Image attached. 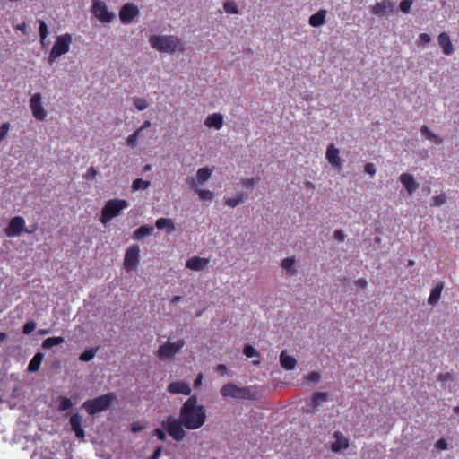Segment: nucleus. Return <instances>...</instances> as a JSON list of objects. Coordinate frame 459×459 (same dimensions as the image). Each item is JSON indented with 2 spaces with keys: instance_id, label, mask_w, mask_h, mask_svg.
Returning <instances> with one entry per match:
<instances>
[{
  "instance_id": "1",
  "label": "nucleus",
  "mask_w": 459,
  "mask_h": 459,
  "mask_svg": "<svg viewBox=\"0 0 459 459\" xmlns=\"http://www.w3.org/2000/svg\"><path fill=\"white\" fill-rule=\"evenodd\" d=\"M179 419L187 429H197L201 428L206 419V411L203 405L197 404L196 396H190L183 404Z\"/></svg>"
},
{
  "instance_id": "2",
  "label": "nucleus",
  "mask_w": 459,
  "mask_h": 459,
  "mask_svg": "<svg viewBox=\"0 0 459 459\" xmlns=\"http://www.w3.org/2000/svg\"><path fill=\"white\" fill-rule=\"evenodd\" d=\"M149 42L152 48L170 54L181 51L183 46L181 39L173 35H152Z\"/></svg>"
},
{
  "instance_id": "3",
  "label": "nucleus",
  "mask_w": 459,
  "mask_h": 459,
  "mask_svg": "<svg viewBox=\"0 0 459 459\" xmlns=\"http://www.w3.org/2000/svg\"><path fill=\"white\" fill-rule=\"evenodd\" d=\"M129 207V203L125 199L114 198L108 200L101 210L100 221L106 225L114 218L120 215L121 212Z\"/></svg>"
},
{
  "instance_id": "4",
  "label": "nucleus",
  "mask_w": 459,
  "mask_h": 459,
  "mask_svg": "<svg viewBox=\"0 0 459 459\" xmlns=\"http://www.w3.org/2000/svg\"><path fill=\"white\" fill-rule=\"evenodd\" d=\"M115 400L116 395L113 393H108L94 399L85 401L82 403V408L89 415H94L108 410Z\"/></svg>"
},
{
  "instance_id": "5",
  "label": "nucleus",
  "mask_w": 459,
  "mask_h": 459,
  "mask_svg": "<svg viewBox=\"0 0 459 459\" xmlns=\"http://www.w3.org/2000/svg\"><path fill=\"white\" fill-rule=\"evenodd\" d=\"M72 40V35L69 33L58 36L49 53L48 63L52 64L57 57L68 53Z\"/></svg>"
},
{
  "instance_id": "6",
  "label": "nucleus",
  "mask_w": 459,
  "mask_h": 459,
  "mask_svg": "<svg viewBox=\"0 0 459 459\" xmlns=\"http://www.w3.org/2000/svg\"><path fill=\"white\" fill-rule=\"evenodd\" d=\"M162 426L166 429L169 435L176 441H181L185 438L186 432L183 429V424L179 420L173 416H169L166 421H163Z\"/></svg>"
},
{
  "instance_id": "7",
  "label": "nucleus",
  "mask_w": 459,
  "mask_h": 459,
  "mask_svg": "<svg viewBox=\"0 0 459 459\" xmlns=\"http://www.w3.org/2000/svg\"><path fill=\"white\" fill-rule=\"evenodd\" d=\"M92 13L101 22L109 23L114 19V13L109 12L107 4L101 0H92Z\"/></svg>"
},
{
  "instance_id": "8",
  "label": "nucleus",
  "mask_w": 459,
  "mask_h": 459,
  "mask_svg": "<svg viewBox=\"0 0 459 459\" xmlns=\"http://www.w3.org/2000/svg\"><path fill=\"white\" fill-rule=\"evenodd\" d=\"M185 345L184 340H178L175 342H166L160 346L157 356L160 359H171L178 353Z\"/></svg>"
},
{
  "instance_id": "9",
  "label": "nucleus",
  "mask_w": 459,
  "mask_h": 459,
  "mask_svg": "<svg viewBox=\"0 0 459 459\" xmlns=\"http://www.w3.org/2000/svg\"><path fill=\"white\" fill-rule=\"evenodd\" d=\"M140 248L138 245H132L126 250L124 267L127 272L134 270L139 263Z\"/></svg>"
},
{
  "instance_id": "10",
  "label": "nucleus",
  "mask_w": 459,
  "mask_h": 459,
  "mask_svg": "<svg viewBox=\"0 0 459 459\" xmlns=\"http://www.w3.org/2000/svg\"><path fill=\"white\" fill-rule=\"evenodd\" d=\"M220 392L223 397L232 398H247L249 394V389L247 387H238L231 383L224 385Z\"/></svg>"
},
{
  "instance_id": "11",
  "label": "nucleus",
  "mask_w": 459,
  "mask_h": 459,
  "mask_svg": "<svg viewBox=\"0 0 459 459\" xmlns=\"http://www.w3.org/2000/svg\"><path fill=\"white\" fill-rule=\"evenodd\" d=\"M30 107L32 112L33 117L39 120L44 121L47 117V113L41 104V94L35 93L32 95L30 100Z\"/></svg>"
},
{
  "instance_id": "12",
  "label": "nucleus",
  "mask_w": 459,
  "mask_h": 459,
  "mask_svg": "<svg viewBox=\"0 0 459 459\" xmlns=\"http://www.w3.org/2000/svg\"><path fill=\"white\" fill-rule=\"evenodd\" d=\"M328 393L326 392H316L313 394L311 401L304 408V411L307 413H315L323 403L328 400Z\"/></svg>"
},
{
  "instance_id": "13",
  "label": "nucleus",
  "mask_w": 459,
  "mask_h": 459,
  "mask_svg": "<svg viewBox=\"0 0 459 459\" xmlns=\"http://www.w3.org/2000/svg\"><path fill=\"white\" fill-rule=\"evenodd\" d=\"M139 10L134 4L127 3L122 6L119 18L124 24H129L138 15Z\"/></svg>"
},
{
  "instance_id": "14",
  "label": "nucleus",
  "mask_w": 459,
  "mask_h": 459,
  "mask_svg": "<svg viewBox=\"0 0 459 459\" xmlns=\"http://www.w3.org/2000/svg\"><path fill=\"white\" fill-rule=\"evenodd\" d=\"M69 424L72 430L74 432L76 438L83 439L85 432L82 428V416L79 413H74L69 419Z\"/></svg>"
},
{
  "instance_id": "15",
  "label": "nucleus",
  "mask_w": 459,
  "mask_h": 459,
  "mask_svg": "<svg viewBox=\"0 0 459 459\" xmlns=\"http://www.w3.org/2000/svg\"><path fill=\"white\" fill-rule=\"evenodd\" d=\"M168 392L173 394H185L189 395L191 394V388L189 385L184 381H173L167 388Z\"/></svg>"
},
{
  "instance_id": "16",
  "label": "nucleus",
  "mask_w": 459,
  "mask_h": 459,
  "mask_svg": "<svg viewBox=\"0 0 459 459\" xmlns=\"http://www.w3.org/2000/svg\"><path fill=\"white\" fill-rule=\"evenodd\" d=\"M394 11V5L389 0H385L380 3H377L372 7V13L378 16H383L386 13H393Z\"/></svg>"
},
{
  "instance_id": "17",
  "label": "nucleus",
  "mask_w": 459,
  "mask_h": 459,
  "mask_svg": "<svg viewBox=\"0 0 459 459\" xmlns=\"http://www.w3.org/2000/svg\"><path fill=\"white\" fill-rule=\"evenodd\" d=\"M339 150L333 145L330 144L327 147L325 157L328 162L335 168L340 169L342 167L341 159L339 156Z\"/></svg>"
},
{
  "instance_id": "18",
  "label": "nucleus",
  "mask_w": 459,
  "mask_h": 459,
  "mask_svg": "<svg viewBox=\"0 0 459 459\" xmlns=\"http://www.w3.org/2000/svg\"><path fill=\"white\" fill-rule=\"evenodd\" d=\"M210 263L208 258H202L198 256H193L189 258L186 263V267L193 271H202Z\"/></svg>"
},
{
  "instance_id": "19",
  "label": "nucleus",
  "mask_w": 459,
  "mask_h": 459,
  "mask_svg": "<svg viewBox=\"0 0 459 459\" xmlns=\"http://www.w3.org/2000/svg\"><path fill=\"white\" fill-rule=\"evenodd\" d=\"M334 437L335 441L331 446L332 451L337 453L349 447V441L342 432L336 431L334 433Z\"/></svg>"
},
{
  "instance_id": "20",
  "label": "nucleus",
  "mask_w": 459,
  "mask_h": 459,
  "mask_svg": "<svg viewBox=\"0 0 459 459\" xmlns=\"http://www.w3.org/2000/svg\"><path fill=\"white\" fill-rule=\"evenodd\" d=\"M399 179L410 195L418 188V184L416 183L414 178L409 173H403Z\"/></svg>"
},
{
  "instance_id": "21",
  "label": "nucleus",
  "mask_w": 459,
  "mask_h": 459,
  "mask_svg": "<svg viewBox=\"0 0 459 459\" xmlns=\"http://www.w3.org/2000/svg\"><path fill=\"white\" fill-rule=\"evenodd\" d=\"M438 44L446 55L450 56L454 53V47L447 33L442 32L439 34Z\"/></svg>"
},
{
  "instance_id": "22",
  "label": "nucleus",
  "mask_w": 459,
  "mask_h": 459,
  "mask_svg": "<svg viewBox=\"0 0 459 459\" xmlns=\"http://www.w3.org/2000/svg\"><path fill=\"white\" fill-rule=\"evenodd\" d=\"M204 124L208 127H213L219 130L223 126V117L220 113H213L206 117Z\"/></svg>"
},
{
  "instance_id": "23",
  "label": "nucleus",
  "mask_w": 459,
  "mask_h": 459,
  "mask_svg": "<svg viewBox=\"0 0 459 459\" xmlns=\"http://www.w3.org/2000/svg\"><path fill=\"white\" fill-rule=\"evenodd\" d=\"M280 362L283 368L291 370L295 368L297 361L294 357L287 354L286 351H282L280 355Z\"/></svg>"
},
{
  "instance_id": "24",
  "label": "nucleus",
  "mask_w": 459,
  "mask_h": 459,
  "mask_svg": "<svg viewBox=\"0 0 459 459\" xmlns=\"http://www.w3.org/2000/svg\"><path fill=\"white\" fill-rule=\"evenodd\" d=\"M326 11L319 10L309 17V24L312 27H319L325 22Z\"/></svg>"
},
{
  "instance_id": "25",
  "label": "nucleus",
  "mask_w": 459,
  "mask_h": 459,
  "mask_svg": "<svg viewBox=\"0 0 459 459\" xmlns=\"http://www.w3.org/2000/svg\"><path fill=\"white\" fill-rule=\"evenodd\" d=\"M443 288V283L439 282L431 290L430 295L428 299L429 305L435 306L439 301Z\"/></svg>"
},
{
  "instance_id": "26",
  "label": "nucleus",
  "mask_w": 459,
  "mask_h": 459,
  "mask_svg": "<svg viewBox=\"0 0 459 459\" xmlns=\"http://www.w3.org/2000/svg\"><path fill=\"white\" fill-rule=\"evenodd\" d=\"M44 355L41 352H37L28 365L29 372H36L39 369Z\"/></svg>"
},
{
  "instance_id": "27",
  "label": "nucleus",
  "mask_w": 459,
  "mask_h": 459,
  "mask_svg": "<svg viewBox=\"0 0 459 459\" xmlns=\"http://www.w3.org/2000/svg\"><path fill=\"white\" fill-rule=\"evenodd\" d=\"M6 230H26L25 229V221L22 217L21 216H15L13 217L10 223H9V226Z\"/></svg>"
},
{
  "instance_id": "28",
  "label": "nucleus",
  "mask_w": 459,
  "mask_h": 459,
  "mask_svg": "<svg viewBox=\"0 0 459 459\" xmlns=\"http://www.w3.org/2000/svg\"><path fill=\"white\" fill-rule=\"evenodd\" d=\"M294 265H295L294 257H287V258L283 259L281 262V267L287 271V273L290 276H292L296 273Z\"/></svg>"
},
{
  "instance_id": "29",
  "label": "nucleus",
  "mask_w": 459,
  "mask_h": 459,
  "mask_svg": "<svg viewBox=\"0 0 459 459\" xmlns=\"http://www.w3.org/2000/svg\"><path fill=\"white\" fill-rule=\"evenodd\" d=\"M65 342V339L61 336L49 337L43 341L42 347L44 349H50L54 346L59 345Z\"/></svg>"
},
{
  "instance_id": "30",
  "label": "nucleus",
  "mask_w": 459,
  "mask_h": 459,
  "mask_svg": "<svg viewBox=\"0 0 459 459\" xmlns=\"http://www.w3.org/2000/svg\"><path fill=\"white\" fill-rule=\"evenodd\" d=\"M158 230H174V222L169 218H160L155 223Z\"/></svg>"
},
{
  "instance_id": "31",
  "label": "nucleus",
  "mask_w": 459,
  "mask_h": 459,
  "mask_svg": "<svg viewBox=\"0 0 459 459\" xmlns=\"http://www.w3.org/2000/svg\"><path fill=\"white\" fill-rule=\"evenodd\" d=\"M212 173V169L207 168V167H204V168H201L197 170V179L200 183H204L205 181H207L211 175Z\"/></svg>"
},
{
  "instance_id": "32",
  "label": "nucleus",
  "mask_w": 459,
  "mask_h": 459,
  "mask_svg": "<svg viewBox=\"0 0 459 459\" xmlns=\"http://www.w3.org/2000/svg\"><path fill=\"white\" fill-rule=\"evenodd\" d=\"M151 186V182L148 180H143L142 178H136L133 181L132 189L133 191H137L140 189H147Z\"/></svg>"
},
{
  "instance_id": "33",
  "label": "nucleus",
  "mask_w": 459,
  "mask_h": 459,
  "mask_svg": "<svg viewBox=\"0 0 459 459\" xmlns=\"http://www.w3.org/2000/svg\"><path fill=\"white\" fill-rule=\"evenodd\" d=\"M245 199V194L240 193L237 196L229 197L225 200V203L230 207H236L240 203H242Z\"/></svg>"
},
{
  "instance_id": "34",
  "label": "nucleus",
  "mask_w": 459,
  "mask_h": 459,
  "mask_svg": "<svg viewBox=\"0 0 459 459\" xmlns=\"http://www.w3.org/2000/svg\"><path fill=\"white\" fill-rule=\"evenodd\" d=\"M73 407L72 401L65 396L59 397V404H58V410L60 411H65L67 410H70Z\"/></svg>"
},
{
  "instance_id": "35",
  "label": "nucleus",
  "mask_w": 459,
  "mask_h": 459,
  "mask_svg": "<svg viewBox=\"0 0 459 459\" xmlns=\"http://www.w3.org/2000/svg\"><path fill=\"white\" fill-rule=\"evenodd\" d=\"M223 9L228 13H232V14L238 13V8L236 3L234 1H232V0L226 1L223 4Z\"/></svg>"
},
{
  "instance_id": "36",
  "label": "nucleus",
  "mask_w": 459,
  "mask_h": 459,
  "mask_svg": "<svg viewBox=\"0 0 459 459\" xmlns=\"http://www.w3.org/2000/svg\"><path fill=\"white\" fill-rule=\"evenodd\" d=\"M39 36H40V40H41V43L44 44V40L46 39V38L48 35V29L44 21L40 20V21H39Z\"/></svg>"
},
{
  "instance_id": "37",
  "label": "nucleus",
  "mask_w": 459,
  "mask_h": 459,
  "mask_svg": "<svg viewBox=\"0 0 459 459\" xmlns=\"http://www.w3.org/2000/svg\"><path fill=\"white\" fill-rule=\"evenodd\" d=\"M96 354V350L87 349L80 355V360L88 362L91 360Z\"/></svg>"
},
{
  "instance_id": "38",
  "label": "nucleus",
  "mask_w": 459,
  "mask_h": 459,
  "mask_svg": "<svg viewBox=\"0 0 459 459\" xmlns=\"http://www.w3.org/2000/svg\"><path fill=\"white\" fill-rule=\"evenodd\" d=\"M133 101L135 108L140 111L146 109L149 106L147 100L143 98L135 97Z\"/></svg>"
},
{
  "instance_id": "39",
  "label": "nucleus",
  "mask_w": 459,
  "mask_h": 459,
  "mask_svg": "<svg viewBox=\"0 0 459 459\" xmlns=\"http://www.w3.org/2000/svg\"><path fill=\"white\" fill-rule=\"evenodd\" d=\"M243 353L247 358L259 357V352L251 345H246L243 349Z\"/></svg>"
},
{
  "instance_id": "40",
  "label": "nucleus",
  "mask_w": 459,
  "mask_h": 459,
  "mask_svg": "<svg viewBox=\"0 0 459 459\" xmlns=\"http://www.w3.org/2000/svg\"><path fill=\"white\" fill-rule=\"evenodd\" d=\"M197 192L200 199L204 201H211L214 197L213 193L210 190L199 189Z\"/></svg>"
},
{
  "instance_id": "41",
  "label": "nucleus",
  "mask_w": 459,
  "mask_h": 459,
  "mask_svg": "<svg viewBox=\"0 0 459 459\" xmlns=\"http://www.w3.org/2000/svg\"><path fill=\"white\" fill-rule=\"evenodd\" d=\"M446 202V195L445 193H442L438 195L433 196L432 204L433 206H440Z\"/></svg>"
},
{
  "instance_id": "42",
  "label": "nucleus",
  "mask_w": 459,
  "mask_h": 459,
  "mask_svg": "<svg viewBox=\"0 0 459 459\" xmlns=\"http://www.w3.org/2000/svg\"><path fill=\"white\" fill-rule=\"evenodd\" d=\"M141 135V133L139 131H135L134 134L129 135L126 139V143L129 146L134 147L137 144L138 139Z\"/></svg>"
},
{
  "instance_id": "43",
  "label": "nucleus",
  "mask_w": 459,
  "mask_h": 459,
  "mask_svg": "<svg viewBox=\"0 0 459 459\" xmlns=\"http://www.w3.org/2000/svg\"><path fill=\"white\" fill-rule=\"evenodd\" d=\"M10 130V123L4 122L0 126V143L5 138Z\"/></svg>"
},
{
  "instance_id": "44",
  "label": "nucleus",
  "mask_w": 459,
  "mask_h": 459,
  "mask_svg": "<svg viewBox=\"0 0 459 459\" xmlns=\"http://www.w3.org/2000/svg\"><path fill=\"white\" fill-rule=\"evenodd\" d=\"M36 328V323L33 321L27 322L22 328V333L24 334H30L31 332H33Z\"/></svg>"
},
{
  "instance_id": "45",
  "label": "nucleus",
  "mask_w": 459,
  "mask_h": 459,
  "mask_svg": "<svg viewBox=\"0 0 459 459\" xmlns=\"http://www.w3.org/2000/svg\"><path fill=\"white\" fill-rule=\"evenodd\" d=\"M411 4L412 0H403L401 1L399 7L403 13H407L411 9Z\"/></svg>"
},
{
  "instance_id": "46",
  "label": "nucleus",
  "mask_w": 459,
  "mask_h": 459,
  "mask_svg": "<svg viewBox=\"0 0 459 459\" xmlns=\"http://www.w3.org/2000/svg\"><path fill=\"white\" fill-rule=\"evenodd\" d=\"M153 435L157 437V438L160 441H165L166 440V433L165 431L160 429V428H157L154 429L153 431Z\"/></svg>"
},
{
  "instance_id": "47",
  "label": "nucleus",
  "mask_w": 459,
  "mask_h": 459,
  "mask_svg": "<svg viewBox=\"0 0 459 459\" xmlns=\"http://www.w3.org/2000/svg\"><path fill=\"white\" fill-rule=\"evenodd\" d=\"M364 170L370 176H374L376 174V168L373 163H367L364 167Z\"/></svg>"
},
{
  "instance_id": "48",
  "label": "nucleus",
  "mask_w": 459,
  "mask_h": 459,
  "mask_svg": "<svg viewBox=\"0 0 459 459\" xmlns=\"http://www.w3.org/2000/svg\"><path fill=\"white\" fill-rule=\"evenodd\" d=\"M98 174L97 170L95 169V168L93 167H90L86 172V174L84 175V178L86 179H92L96 177V175Z\"/></svg>"
},
{
  "instance_id": "49",
  "label": "nucleus",
  "mask_w": 459,
  "mask_h": 459,
  "mask_svg": "<svg viewBox=\"0 0 459 459\" xmlns=\"http://www.w3.org/2000/svg\"><path fill=\"white\" fill-rule=\"evenodd\" d=\"M320 378V374L318 372H311L307 377L306 379L309 382H316Z\"/></svg>"
},
{
  "instance_id": "50",
  "label": "nucleus",
  "mask_w": 459,
  "mask_h": 459,
  "mask_svg": "<svg viewBox=\"0 0 459 459\" xmlns=\"http://www.w3.org/2000/svg\"><path fill=\"white\" fill-rule=\"evenodd\" d=\"M420 132L428 140H429L430 137L434 134V133H432L427 126H422L420 127Z\"/></svg>"
},
{
  "instance_id": "51",
  "label": "nucleus",
  "mask_w": 459,
  "mask_h": 459,
  "mask_svg": "<svg viewBox=\"0 0 459 459\" xmlns=\"http://www.w3.org/2000/svg\"><path fill=\"white\" fill-rule=\"evenodd\" d=\"M143 426L139 422H133L130 426L131 431L134 433H138L143 429Z\"/></svg>"
},
{
  "instance_id": "52",
  "label": "nucleus",
  "mask_w": 459,
  "mask_h": 459,
  "mask_svg": "<svg viewBox=\"0 0 459 459\" xmlns=\"http://www.w3.org/2000/svg\"><path fill=\"white\" fill-rule=\"evenodd\" d=\"M430 36L427 33H421L419 37V44H427L430 41Z\"/></svg>"
},
{
  "instance_id": "53",
  "label": "nucleus",
  "mask_w": 459,
  "mask_h": 459,
  "mask_svg": "<svg viewBox=\"0 0 459 459\" xmlns=\"http://www.w3.org/2000/svg\"><path fill=\"white\" fill-rule=\"evenodd\" d=\"M256 183L255 178H247L242 180V186L245 188L252 187Z\"/></svg>"
},
{
  "instance_id": "54",
  "label": "nucleus",
  "mask_w": 459,
  "mask_h": 459,
  "mask_svg": "<svg viewBox=\"0 0 459 459\" xmlns=\"http://www.w3.org/2000/svg\"><path fill=\"white\" fill-rule=\"evenodd\" d=\"M162 452V446H158L149 459H159Z\"/></svg>"
},
{
  "instance_id": "55",
  "label": "nucleus",
  "mask_w": 459,
  "mask_h": 459,
  "mask_svg": "<svg viewBox=\"0 0 459 459\" xmlns=\"http://www.w3.org/2000/svg\"><path fill=\"white\" fill-rule=\"evenodd\" d=\"M436 446H437V448H438L440 450H445V449L447 448V443H446V441L444 438H440L437 442Z\"/></svg>"
},
{
  "instance_id": "56",
  "label": "nucleus",
  "mask_w": 459,
  "mask_h": 459,
  "mask_svg": "<svg viewBox=\"0 0 459 459\" xmlns=\"http://www.w3.org/2000/svg\"><path fill=\"white\" fill-rule=\"evenodd\" d=\"M152 231H134V238L135 239H141L144 236L150 235Z\"/></svg>"
},
{
  "instance_id": "57",
  "label": "nucleus",
  "mask_w": 459,
  "mask_h": 459,
  "mask_svg": "<svg viewBox=\"0 0 459 459\" xmlns=\"http://www.w3.org/2000/svg\"><path fill=\"white\" fill-rule=\"evenodd\" d=\"M216 371L220 373L221 375H225L228 371L227 367L224 364H219L216 367Z\"/></svg>"
},
{
  "instance_id": "58",
  "label": "nucleus",
  "mask_w": 459,
  "mask_h": 459,
  "mask_svg": "<svg viewBox=\"0 0 459 459\" xmlns=\"http://www.w3.org/2000/svg\"><path fill=\"white\" fill-rule=\"evenodd\" d=\"M356 285H357L358 287H359V288L364 289V288H366V287H367V285H368V281H367V280H366V279H364V278H360V279H359V280H357V281H356Z\"/></svg>"
},
{
  "instance_id": "59",
  "label": "nucleus",
  "mask_w": 459,
  "mask_h": 459,
  "mask_svg": "<svg viewBox=\"0 0 459 459\" xmlns=\"http://www.w3.org/2000/svg\"><path fill=\"white\" fill-rule=\"evenodd\" d=\"M333 238L338 241H343L345 236L343 231H334Z\"/></svg>"
},
{
  "instance_id": "60",
  "label": "nucleus",
  "mask_w": 459,
  "mask_h": 459,
  "mask_svg": "<svg viewBox=\"0 0 459 459\" xmlns=\"http://www.w3.org/2000/svg\"><path fill=\"white\" fill-rule=\"evenodd\" d=\"M429 141H432L436 144H441L443 143V139L435 134L430 137Z\"/></svg>"
},
{
  "instance_id": "61",
  "label": "nucleus",
  "mask_w": 459,
  "mask_h": 459,
  "mask_svg": "<svg viewBox=\"0 0 459 459\" xmlns=\"http://www.w3.org/2000/svg\"><path fill=\"white\" fill-rule=\"evenodd\" d=\"M452 379V374L450 373H446V374H440L439 377H438V380L439 381H447V380H450Z\"/></svg>"
},
{
  "instance_id": "62",
  "label": "nucleus",
  "mask_w": 459,
  "mask_h": 459,
  "mask_svg": "<svg viewBox=\"0 0 459 459\" xmlns=\"http://www.w3.org/2000/svg\"><path fill=\"white\" fill-rule=\"evenodd\" d=\"M151 126V122L149 120H146L143 122V124L137 129L140 133H142L143 130L148 128Z\"/></svg>"
},
{
  "instance_id": "63",
  "label": "nucleus",
  "mask_w": 459,
  "mask_h": 459,
  "mask_svg": "<svg viewBox=\"0 0 459 459\" xmlns=\"http://www.w3.org/2000/svg\"><path fill=\"white\" fill-rule=\"evenodd\" d=\"M6 232V236L7 237H14V236H20V234L22 232V231H14V230H12V231H5Z\"/></svg>"
},
{
  "instance_id": "64",
  "label": "nucleus",
  "mask_w": 459,
  "mask_h": 459,
  "mask_svg": "<svg viewBox=\"0 0 459 459\" xmlns=\"http://www.w3.org/2000/svg\"><path fill=\"white\" fill-rule=\"evenodd\" d=\"M202 379H203V375L199 374L197 376L196 379L195 380V386H198L199 385H201Z\"/></svg>"
}]
</instances>
